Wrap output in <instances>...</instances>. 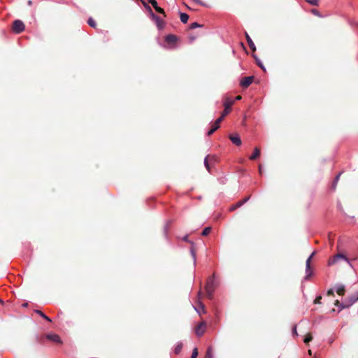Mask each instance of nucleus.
Wrapping results in <instances>:
<instances>
[{
    "label": "nucleus",
    "instance_id": "obj_1",
    "mask_svg": "<svg viewBox=\"0 0 358 358\" xmlns=\"http://www.w3.org/2000/svg\"><path fill=\"white\" fill-rule=\"evenodd\" d=\"M217 286V282L215 278V275L213 274L212 276L209 277L207 279L206 285V291L207 294V296L209 299H212L213 296V293L215 292V288Z\"/></svg>",
    "mask_w": 358,
    "mask_h": 358
},
{
    "label": "nucleus",
    "instance_id": "obj_2",
    "mask_svg": "<svg viewBox=\"0 0 358 358\" xmlns=\"http://www.w3.org/2000/svg\"><path fill=\"white\" fill-rule=\"evenodd\" d=\"M358 300V292L349 296L345 299L343 302L340 303L339 301H336L335 305L339 307L341 309H344L350 307Z\"/></svg>",
    "mask_w": 358,
    "mask_h": 358
},
{
    "label": "nucleus",
    "instance_id": "obj_3",
    "mask_svg": "<svg viewBox=\"0 0 358 358\" xmlns=\"http://www.w3.org/2000/svg\"><path fill=\"white\" fill-rule=\"evenodd\" d=\"M340 259H343V260L345 261L350 266H352L351 262L349 260V259L345 255H344L343 254H341V253L337 254V255H334V257H332L331 258H330L328 261V265L329 266L334 265L336 262H338V261H339Z\"/></svg>",
    "mask_w": 358,
    "mask_h": 358
},
{
    "label": "nucleus",
    "instance_id": "obj_4",
    "mask_svg": "<svg viewBox=\"0 0 358 358\" xmlns=\"http://www.w3.org/2000/svg\"><path fill=\"white\" fill-rule=\"evenodd\" d=\"M182 241L190 243L191 247H190V249H189V252H190L191 256H192V257L193 259L194 265H196V249H195V243H194V242H193L192 241H190L189 239L188 235H185L182 238Z\"/></svg>",
    "mask_w": 358,
    "mask_h": 358
},
{
    "label": "nucleus",
    "instance_id": "obj_5",
    "mask_svg": "<svg viewBox=\"0 0 358 358\" xmlns=\"http://www.w3.org/2000/svg\"><path fill=\"white\" fill-rule=\"evenodd\" d=\"M24 24L22 21L20 20H15L13 22V30L15 34H20L24 30Z\"/></svg>",
    "mask_w": 358,
    "mask_h": 358
},
{
    "label": "nucleus",
    "instance_id": "obj_6",
    "mask_svg": "<svg viewBox=\"0 0 358 358\" xmlns=\"http://www.w3.org/2000/svg\"><path fill=\"white\" fill-rule=\"evenodd\" d=\"M148 8L150 10L152 18L155 20L158 29H162L164 27V22L158 15H157L152 13V10L150 7H148Z\"/></svg>",
    "mask_w": 358,
    "mask_h": 358
},
{
    "label": "nucleus",
    "instance_id": "obj_7",
    "mask_svg": "<svg viewBox=\"0 0 358 358\" xmlns=\"http://www.w3.org/2000/svg\"><path fill=\"white\" fill-rule=\"evenodd\" d=\"M206 323L205 322H202L197 325L195 329V333L198 336H201L206 330Z\"/></svg>",
    "mask_w": 358,
    "mask_h": 358
},
{
    "label": "nucleus",
    "instance_id": "obj_8",
    "mask_svg": "<svg viewBox=\"0 0 358 358\" xmlns=\"http://www.w3.org/2000/svg\"><path fill=\"white\" fill-rule=\"evenodd\" d=\"M234 100L231 99H227L224 101V110L222 112V114L224 115H227L229 113L230 108L234 104Z\"/></svg>",
    "mask_w": 358,
    "mask_h": 358
},
{
    "label": "nucleus",
    "instance_id": "obj_9",
    "mask_svg": "<svg viewBox=\"0 0 358 358\" xmlns=\"http://www.w3.org/2000/svg\"><path fill=\"white\" fill-rule=\"evenodd\" d=\"M253 80L254 76L245 77L241 81V86L242 87L246 88L252 83Z\"/></svg>",
    "mask_w": 358,
    "mask_h": 358
},
{
    "label": "nucleus",
    "instance_id": "obj_10",
    "mask_svg": "<svg viewBox=\"0 0 358 358\" xmlns=\"http://www.w3.org/2000/svg\"><path fill=\"white\" fill-rule=\"evenodd\" d=\"M229 139L231 141V142L235 144L237 146H239L241 145V140L238 134H233L229 136Z\"/></svg>",
    "mask_w": 358,
    "mask_h": 358
},
{
    "label": "nucleus",
    "instance_id": "obj_11",
    "mask_svg": "<svg viewBox=\"0 0 358 358\" xmlns=\"http://www.w3.org/2000/svg\"><path fill=\"white\" fill-rule=\"evenodd\" d=\"M148 1L153 6L155 10L157 13H161V14L164 13V10L158 6L157 2L155 0H148Z\"/></svg>",
    "mask_w": 358,
    "mask_h": 358
},
{
    "label": "nucleus",
    "instance_id": "obj_12",
    "mask_svg": "<svg viewBox=\"0 0 358 358\" xmlns=\"http://www.w3.org/2000/svg\"><path fill=\"white\" fill-rule=\"evenodd\" d=\"M47 338L51 341H53L55 343H62L60 337L55 334H49L47 335Z\"/></svg>",
    "mask_w": 358,
    "mask_h": 358
},
{
    "label": "nucleus",
    "instance_id": "obj_13",
    "mask_svg": "<svg viewBox=\"0 0 358 358\" xmlns=\"http://www.w3.org/2000/svg\"><path fill=\"white\" fill-rule=\"evenodd\" d=\"M335 289L339 295L343 296L345 291V287L343 285H336Z\"/></svg>",
    "mask_w": 358,
    "mask_h": 358
},
{
    "label": "nucleus",
    "instance_id": "obj_14",
    "mask_svg": "<svg viewBox=\"0 0 358 358\" xmlns=\"http://www.w3.org/2000/svg\"><path fill=\"white\" fill-rule=\"evenodd\" d=\"M245 37H246V39H247V42L248 43V45L250 47V48L253 50V51H255L256 50V47H255V43H253L252 40L251 39V38L250 37V36L248 34V33H245Z\"/></svg>",
    "mask_w": 358,
    "mask_h": 358
},
{
    "label": "nucleus",
    "instance_id": "obj_15",
    "mask_svg": "<svg viewBox=\"0 0 358 358\" xmlns=\"http://www.w3.org/2000/svg\"><path fill=\"white\" fill-rule=\"evenodd\" d=\"M259 155H260L259 149L258 148H255L254 149V152H253L252 155L250 157V159L255 160L259 156Z\"/></svg>",
    "mask_w": 358,
    "mask_h": 358
},
{
    "label": "nucleus",
    "instance_id": "obj_16",
    "mask_svg": "<svg viewBox=\"0 0 358 358\" xmlns=\"http://www.w3.org/2000/svg\"><path fill=\"white\" fill-rule=\"evenodd\" d=\"M34 312L39 315L41 317L44 318L45 320L48 322H52L51 319L49 317H48L45 314H44L41 310H35Z\"/></svg>",
    "mask_w": 358,
    "mask_h": 358
},
{
    "label": "nucleus",
    "instance_id": "obj_17",
    "mask_svg": "<svg viewBox=\"0 0 358 358\" xmlns=\"http://www.w3.org/2000/svg\"><path fill=\"white\" fill-rule=\"evenodd\" d=\"M180 21L185 24L188 21V19H189V15L187 14V13H180Z\"/></svg>",
    "mask_w": 358,
    "mask_h": 358
},
{
    "label": "nucleus",
    "instance_id": "obj_18",
    "mask_svg": "<svg viewBox=\"0 0 358 358\" xmlns=\"http://www.w3.org/2000/svg\"><path fill=\"white\" fill-rule=\"evenodd\" d=\"M182 348V343L181 342H179L176 344L174 348V352L178 355L180 352Z\"/></svg>",
    "mask_w": 358,
    "mask_h": 358
},
{
    "label": "nucleus",
    "instance_id": "obj_19",
    "mask_svg": "<svg viewBox=\"0 0 358 358\" xmlns=\"http://www.w3.org/2000/svg\"><path fill=\"white\" fill-rule=\"evenodd\" d=\"M176 40H177L176 36L174 35L170 34V35L166 36V41L168 43H174L176 41Z\"/></svg>",
    "mask_w": 358,
    "mask_h": 358
},
{
    "label": "nucleus",
    "instance_id": "obj_20",
    "mask_svg": "<svg viewBox=\"0 0 358 358\" xmlns=\"http://www.w3.org/2000/svg\"><path fill=\"white\" fill-rule=\"evenodd\" d=\"M341 174H342V172H340V173H338V174L335 177V178H334V181H333V183H332V188H333L334 189H336V185H337V183H338V180H339V178H340V177H341Z\"/></svg>",
    "mask_w": 358,
    "mask_h": 358
},
{
    "label": "nucleus",
    "instance_id": "obj_21",
    "mask_svg": "<svg viewBox=\"0 0 358 358\" xmlns=\"http://www.w3.org/2000/svg\"><path fill=\"white\" fill-rule=\"evenodd\" d=\"M315 255V252H312L311 255L308 257V258L307 259L306 262V267H307V268H310V261L313 258V257Z\"/></svg>",
    "mask_w": 358,
    "mask_h": 358
},
{
    "label": "nucleus",
    "instance_id": "obj_22",
    "mask_svg": "<svg viewBox=\"0 0 358 358\" xmlns=\"http://www.w3.org/2000/svg\"><path fill=\"white\" fill-rule=\"evenodd\" d=\"M219 127H220V126H217L213 124V125L212 126V128L208 131L207 135L208 136L212 135Z\"/></svg>",
    "mask_w": 358,
    "mask_h": 358
},
{
    "label": "nucleus",
    "instance_id": "obj_23",
    "mask_svg": "<svg viewBox=\"0 0 358 358\" xmlns=\"http://www.w3.org/2000/svg\"><path fill=\"white\" fill-rule=\"evenodd\" d=\"M205 358H213L212 348L210 347L208 348Z\"/></svg>",
    "mask_w": 358,
    "mask_h": 358
},
{
    "label": "nucleus",
    "instance_id": "obj_24",
    "mask_svg": "<svg viewBox=\"0 0 358 358\" xmlns=\"http://www.w3.org/2000/svg\"><path fill=\"white\" fill-rule=\"evenodd\" d=\"M211 231V227H207L204 228L201 232L202 236H207Z\"/></svg>",
    "mask_w": 358,
    "mask_h": 358
},
{
    "label": "nucleus",
    "instance_id": "obj_25",
    "mask_svg": "<svg viewBox=\"0 0 358 358\" xmlns=\"http://www.w3.org/2000/svg\"><path fill=\"white\" fill-rule=\"evenodd\" d=\"M87 23L91 27L94 28L96 27V22L93 20L92 17H89Z\"/></svg>",
    "mask_w": 358,
    "mask_h": 358
},
{
    "label": "nucleus",
    "instance_id": "obj_26",
    "mask_svg": "<svg viewBox=\"0 0 358 358\" xmlns=\"http://www.w3.org/2000/svg\"><path fill=\"white\" fill-rule=\"evenodd\" d=\"M241 206H242L241 203L239 201H238L236 203L230 207L229 210L233 211L237 209L238 208H240Z\"/></svg>",
    "mask_w": 358,
    "mask_h": 358
},
{
    "label": "nucleus",
    "instance_id": "obj_27",
    "mask_svg": "<svg viewBox=\"0 0 358 358\" xmlns=\"http://www.w3.org/2000/svg\"><path fill=\"white\" fill-rule=\"evenodd\" d=\"M313 274V272L311 271V268H307V267H306V277L305 278L306 279H308L309 277H310Z\"/></svg>",
    "mask_w": 358,
    "mask_h": 358
},
{
    "label": "nucleus",
    "instance_id": "obj_28",
    "mask_svg": "<svg viewBox=\"0 0 358 358\" xmlns=\"http://www.w3.org/2000/svg\"><path fill=\"white\" fill-rule=\"evenodd\" d=\"M226 115H224L223 114H222V115L215 120V122H214V124L217 125V126H220V123L221 122V121L223 120V118Z\"/></svg>",
    "mask_w": 358,
    "mask_h": 358
},
{
    "label": "nucleus",
    "instance_id": "obj_29",
    "mask_svg": "<svg viewBox=\"0 0 358 358\" xmlns=\"http://www.w3.org/2000/svg\"><path fill=\"white\" fill-rule=\"evenodd\" d=\"M312 339H313L312 336H311L310 334H307V335L306 336L305 338L303 339V342H304L305 343H306V344H307V343H309Z\"/></svg>",
    "mask_w": 358,
    "mask_h": 358
},
{
    "label": "nucleus",
    "instance_id": "obj_30",
    "mask_svg": "<svg viewBox=\"0 0 358 358\" xmlns=\"http://www.w3.org/2000/svg\"><path fill=\"white\" fill-rule=\"evenodd\" d=\"M306 1L312 6H317L319 3V0H306Z\"/></svg>",
    "mask_w": 358,
    "mask_h": 358
},
{
    "label": "nucleus",
    "instance_id": "obj_31",
    "mask_svg": "<svg viewBox=\"0 0 358 358\" xmlns=\"http://www.w3.org/2000/svg\"><path fill=\"white\" fill-rule=\"evenodd\" d=\"M208 155L206 156L204 159V166L206 168V169L210 171V166H209V164H208Z\"/></svg>",
    "mask_w": 358,
    "mask_h": 358
},
{
    "label": "nucleus",
    "instance_id": "obj_32",
    "mask_svg": "<svg viewBox=\"0 0 358 358\" xmlns=\"http://www.w3.org/2000/svg\"><path fill=\"white\" fill-rule=\"evenodd\" d=\"M203 25L197 23V22H193L190 24V29H195L198 27H201Z\"/></svg>",
    "mask_w": 358,
    "mask_h": 358
},
{
    "label": "nucleus",
    "instance_id": "obj_33",
    "mask_svg": "<svg viewBox=\"0 0 358 358\" xmlns=\"http://www.w3.org/2000/svg\"><path fill=\"white\" fill-rule=\"evenodd\" d=\"M198 356V351H197V348H194L192 351V355H191V358H196Z\"/></svg>",
    "mask_w": 358,
    "mask_h": 358
},
{
    "label": "nucleus",
    "instance_id": "obj_34",
    "mask_svg": "<svg viewBox=\"0 0 358 358\" xmlns=\"http://www.w3.org/2000/svg\"><path fill=\"white\" fill-rule=\"evenodd\" d=\"M257 64L263 71H266L265 66L259 59L257 60Z\"/></svg>",
    "mask_w": 358,
    "mask_h": 358
},
{
    "label": "nucleus",
    "instance_id": "obj_35",
    "mask_svg": "<svg viewBox=\"0 0 358 358\" xmlns=\"http://www.w3.org/2000/svg\"><path fill=\"white\" fill-rule=\"evenodd\" d=\"M311 13L313 15H316V16L322 17V15H320V12L317 10H316V9H312L311 10Z\"/></svg>",
    "mask_w": 358,
    "mask_h": 358
},
{
    "label": "nucleus",
    "instance_id": "obj_36",
    "mask_svg": "<svg viewBox=\"0 0 358 358\" xmlns=\"http://www.w3.org/2000/svg\"><path fill=\"white\" fill-rule=\"evenodd\" d=\"M169 227V223H166L164 228V234L166 236L168 234Z\"/></svg>",
    "mask_w": 358,
    "mask_h": 358
},
{
    "label": "nucleus",
    "instance_id": "obj_37",
    "mask_svg": "<svg viewBox=\"0 0 358 358\" xmlns=\"http://www.w3.org/2000/svg\"><path fill=\"white\" fill-rule=\"evenodd\" d=\"M321 299H322V296H318L315 298V301H314V303H321Z\"/></svg>",
    "mask_w": 358,
    "mask_h": 358
},
{
    "label": "nucleus",
    "instance_id": "obj_38",
    "mask_svg": "<svg viewBox=\"0 0 358 358\" xmlns=\"http://www.w3.org/2000/svg\"><path fill=\"white\" fill-rule=\"evenodd\" d=\"M250 199V196H248V197H245V199H243V200H241L239 201V202L241 203V205L243 206L244 203H245L248 200Z\"/></svg>",
    "mask_w": 358,
    "mask_h": 358
},
{
    "label": "nucleus",
    "instance_id": "obj_39",
    "mask_svg": "<svg viewBox=\"0 0 358 358\" xmlns=\"http://www.w3.org/2000/svg\"><path fill=\"white\" fill-rule=\"evenodd\" d=\"M292 334L294 336H298L297 331H296V326L294 325L292 328Z\"/></svg>",
    "mask_w": 358,
    "mask_h": 358
},
{
    "label": "nucleus",
    "instance_id": "obj_40",
    "mask_svg": "<svg viewBox=\"0 0 358 358\" xmlns=\"http://www.w3.org/2000/svg\"><path fill=\"white\" fill-rule=\"evenodd\" d=\"M334 290L333 289H330L327 291V295L331 296L334 295Z\"/></svg>",
    "mask_w": 358,
    "mask_h": 358
},
{
    "label": "nucleus",
    "instance_id": "obj_41",
    "mask_svg": "<svg viewBox=\"0 0 358 358\" xmlns=\"http://www.w3.org/2000/svg\"><path fill=\"white\" fill-rule=\"evenodd\" d=\"M199 306L202 309L203 312H204V306L202 303L199 302Z\"/></svg>",
    "mask_w": 358,
    "mask_h": 358
},
{
    "label": "nucleus",
    "instance_id": "obj_42",
    "mask_svg": "<svg viewBox=\"0 0 358 358\" xmlns=\"http://www.w3.org/2000/svg\"><path fill=\"white\" fill-rule=\"evenodd\" d=\"M241 98H242L241 96L238 95V96H236L235 100L238 101V100H241Z\"/></svg>",
    "mask_w": 358,
    "mask_h": 358
},
{
    "label": "nucleus",
    "instance_id": "obj_43",
    "mask_svg": "<svg viewBox=\"0 0 358 358\" xmlns=\"http://www.w3.org/2000/svg\"><path fill=\"white\" fill-rule=\"evenodd\" d=\"M338 208L341 210H343V208H342V206H341V203H338Z\"/></svg>",
    "mask_w": 358,
    "mask_h": 358
},
{
    "label": "nucleus",
    "instance_id": "obj_44",
    "mask_svg": "<svg viewBox=\"0 0 358 358\" xmlns=\"http://www.w3.org/2000/svg\"><path fill=\"white\" fill-rule=\"evenodd\" d=\"M27 4L29 6H31L32 5V1L31 0H29L28 2H27Z\"/></svg>",
    "mask_w": 358,
    "mask_h": 358
},
{
    "label": "nucleus",
    "instance_id": "obj_45",
    "mask_svg": "<svg viewBox=\"0 0 358 358\" xmlns=\"http://www.w3.org/2000/svg\"><path fill=\"white\" fill-rule=\"evenodd\" d=\"M259 171L260 173H262V166H259Z\"/></svg>",
    "mask_w": 358,
    "mask_h": 358
},
{
    "label": "nucleus",
    "instance_id": "obj_46",
    "mask_svg": "<svg viewBox=\"0 0 358 358\" xmlns=\"http://www.w3.org/2000/svg\"><path fill=\"white\" fill-rule=\"evenodd\" d=\"M201 291L199 290V292H198V296H199V297H200V296H201Z\"/></svg>",
    "mask_w": 358,
    "mask_h": 358
},
{
    "label": "nucleus",
    "instance_id": "obj_47",
    "mask_svg": "<svg viewBox=\"0 0 358 358\" xmlns=\"http://www.w3.org/2000/svg\"><path fill=\"white\" fill-rule=\"evenodd\" d=\"M27 306H28V303H25L22 304V306H23V307H27Z\"/></svg>",
    "mask_w": 358,
    "mask_h": 358
},
{
    "label": "nucleus",
    "instance_id": "obj_48",
    "mask_svg": "<svg viewBox=\"0 0 358 358\" xmlns=\"http://www.w3.org/2000/svg\"><path fill=\"white\" fill-rule=\"evenodd\" d=\"M0 304H1V305H3V301L1 299H0Z\"/></svg>",
    "mask_w": 358,
    "mask_h": 358
},
{
    "label": "nucleus",
    "instance_id": "obj_49",
    "mask_svg": "<svg viewBox=\"0 0 358 358\" xmlns=\"http://www.w3.org/2000/svg\"><path fill=\"white\" fill-rule=\"evenodd\" d=\"M194 309L196 310V311H197V313H198L199 314H200L199 310L196 308H194Z\"/></svg>",
    "mask_w": 358,
    "mask_h": 358
},
{
    "label": "nucleus",
    "instance_id": "obj_50",
    "mask_svg": "<svg viewBox=\"0 0 358 358\" xmlns=\"http://www.w3.org/2000/svg\"><path fill=\"white\" fill-rule=\"evenodd\" d=\"M308 353H309L310 355H311V350H308Z\"/></svg>",
    "mask_w": 358,
    "mask_h": 358
}]
</instances>
